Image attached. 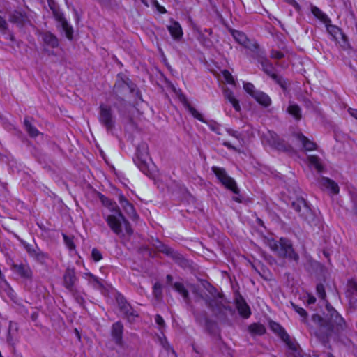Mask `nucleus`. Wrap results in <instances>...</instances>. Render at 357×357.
I'll return each mask as SVG.
<instances>
[{
  "mask_svg": "<svg viewBox=\"0 0 357 357\" xmlns=\"http://www.w3.org/2000/svg\"><path fill=\"white\" fill-rule=\"evenodd\" d=\"M326 314L325 318L315 314L312 317L314 323L322 327L329 337H337L347 328V324L344 318L329 303L326 305Z\"/></svg>",
  "mask_w": 357,
  "mask_h": 357,
  "instance_id": "nucleus-1",
  "label": "nucleus"
},
{
  "mask_svg": "<svg viewBox=\"0 0 357 357\" xmlns=\"http://www.w3.org/2000/svg\"><path fill=\"white\" fill-rule=\"evenodd\" d=\"M102 216L110 229L119 237L122 238L126 235L132 234L133 230L131 225L122 213L113 215L102 212Z\"/></svg>",
  "mask_w": 357,
  "mask_h": 357,
  "instance_id": "nucleus-2",
  "label": "nucleus"
},
{
  "mask_svg": "<svg viewBox=\"0 0 357 357\" xmlns=\"http://www.w3.org/2000/svg\"><path fill=\"white\" fill-rule=\"evenodd\" d=\"M268 245L271 250L280 257L287 258L294 261H298V255L294 252L291 241L287 238H280L278 241H269Z\"/></svg>",
  "mask_w": 357,
  "mask_h": 357,
  "instance_id": "nucleus-3",
  "label": "nucleus"
},
{
  "mask_svg": "<svg viewBox=\"0 0 357 357\" xmlns=\"http://www.w3.org/2000/svg\"><path fill=\"white\" fill-rule=\"evenodd\" d=\"M271 329L276 333L286 344L289 350L290 357H307L305 356L294 339H292L289 335L286 332L285 329L275 321L270 322Z\"/></svg>",
  "mask_w": 357,
  "mask_h": 357,
  "instance_id": "nucleus-4",
  "label": "nucleus"
},
{
  "mask_svg": "<svg viewBox=\"0 0 357 357\" xmlns=\"http://www.w3.org/2000/svg\"><path fill=\"white\" fill-rule=\"evenodd\" d=\"M134 85L131 83L121 80L116 82L114 86L113 92L115 95V98L118 102L114 104V107H116L119 113L123 112L128 107V103L123 99V96L128 92H133Z\"/></svg>",
  "mask_w": 357,
  "mask_h": 357,
  "instance_id": "nucleus-5",
  "label": "nucleus"
},
{
  "mask_svg": "<svg viewBox=\"0 0 357 357\" xmlns=\"http://www.w3.org/2000/svg\"><path fill=\"white\" fill-rule=\"evenodd\" d=\"M208 291L212 296V298H204L206 306L216 314L221 313L227 307L223 303L222 295L218 292L217 289L211 285H208Z\"/></svg>",
  "mask_w": 357,
  "mask_h": 357,
  "instance_id": "nucleus-6",
  "label": "nucleus"
},
{
  "mask_svg": "<svg viewBox=\"0 0 357 357\" xmlns=\"http://www.w3.org/2000/svg\"><path fill=\"white\" fill-rule=\"evenodd\" d=\"M98 121L107 132H111L115 126V116L109 105L101 103L99 106Z\"/></svg>",
  "mask_w": 357,
  "mask_h": 357,
  "instance_id": "nucleus-7",
  "label": "nucleus"
},
{
  "mask_svg": "<svg viewBox=\"0 0 357 357\" xmlns=\"http://www.w3.org/2000/svg\"><path fill=\"white\" fill-rule=\"evenodd\" d=\"M48 5L52 11L55 20L60 24L61 27L65 32L66 36L69 40H72L73 29L64 17L63 14L59 10L57 5L52 0H48Z\"/></svg>",
  "mask_w": 357,
  "mask_h": 357,
  "instance_id": "nucleus-8",
  "label": "nucleus"
},
{
  "mask_svg": "<svg viewBox=\"0 0 357 357\" xmlns=\"http://www.w3.org/2000/svg\"><path fill=\"white\" fill-rule=\"evenodd\" d=\"M149 159L148 145L144 142L139 144L137 148L136 158L134 159V162L145 174L149 173L147 161Z\"/></svg>",
  "mask_w": 357,
  "mask_h": 357,
  "instance_id": "nucleus-9",
  "label": "nucleus"
},
{
  "mask_svg": "<svg viewBox=\"0 0 357 357\" xmlns=\"http://www.w3.org/2000/svg\"><path fill=\"white\" fill-rule=\"evenodd\" d=\"M211 169L223 185L231 190L234 193H238L236 183L232 178L227 175L224 168L213 166Z\"/></svg>",
  "mask_w": 357,
  "mask_h": 357,
  "instance_id": "nucleus-10",
  "label": "nucleus"
},
{
  "mask_svg": "<svg viewBox=\"0 0 357 357\" xmlns=\"http://www.w3.org/2000/svg\"><path fill=\"white\" fill-rule=\"evenodd\" d=\"M291 207L304 220L310 221L312 218V212L303 198H297L291 202Z\"/></svg>",
  "mask_w": 357,
  "mask_h": 357,
  "instance_id": "nucleus-11",
  "label": "nucleus"
},
{
  "mask_svg": "<svg viewBox=\"0 0 357 357\" xmlns=\"http://www.w3.org/2000/svg\"><path fill=\"white\" fill-rule=\"evenodd\" d=\"M63 278L64 287L70 292L75 293L76 291V283L78 280L75 268L68 267L65 271Z\"/></svg>",
  "mask_w": 357,
  "mask_h": 357,
  "instance_id": "nucleus-12",
  "label": "nucleus"
},
{
  "mask_svg": "<svg viewBox=\"0 0 357 357\" xmlns=\"http://www.w3.org/2000/svg\"><path fill=\"white\" fill-rule=\"evenodd\" d=\"M117 302L120 311L124 314L125 317L130 322L134 321L135 318L138 317L137 312L123 296L119 297L117 298Z\"/></svg>",
  "mask_w": 357,
  "mask_h": 357,
  "instance_id": "nucleus-13",
  "label": "nucleus"
},
{
  "mask_svg": "<svg viewBox=\"0 0 357 357\" xmlns=\"http://www.w3.org/2000/svg\"><path fill=\"white\" fill-rule=\"evenodd\" d=\"M231 33L234 40L244 47L251 50H255L257 48V45L252 43L244 33L237 30H231Z\"/></svg>",
  "mask_w": 357,
  "mask_h": 357,
  "instance_id": "nucleus-14",
  "label": "nucleus"
},
{
  "mask_svg": "<svg viewBox=\"0 0 357 357\" xmlns=\"http://www.w3.org/2000/svg\"><path fill=\"white\" fill-rule=\"evenodd\" d=\"M118 200L122 208L131 219L137 220L138 218V215L135 211L134 206L126 199L123 195H119Z\"/></svg>",
  "mask_w": 357,
  "mask_h": 357,
  "instance_id": "nucleus-15",
  "label": "nucleus"
},
{
  "mask_svg": "<svg viewBox=\"0 0 357 357\" xmlns=\"http://www.w3.org/2000/svg\"><path fill=\"white\" fill-rule=\"evenodd\" d=\"M24 248L30 257L40 263H45L48 258V255L41 251L38 246L26 244Z\"/></svg>",
  "mask_w": 357,
  "mask_h": 357,
  "instance_id": "nucleus-16",
  "label": "nucleus"
},
{
  "mask_svg": "<svg viewBox=\"0 0 357 357\" xmlns=\"http://www.w3.org/2000/svg\"><path fill=\"white\" fill-rule=\"evenodd\" d=\"M260 63L262 66V70L273 79L276 81L279 84H280L283 87V85L282 84V77H278L275 74V68L273 67V64L267 59H263Z\"/></svg>",
  "mask_w": 357,
  "mask_h": 357,
  "instance_id": "nucleus-17",
  "label": "nucleus"
},
{
  "mask_svg": "<svg viewBox=\"0 0 357 357\" xmlns=\"http://www.w3.org/2000/svg\"><path fill=\"white\" fill-rule=\"evenodd\" d=\"M99 198L102 205L107 210V211H105L107 214L116 215L117 213H121L119 206L115 202L112 201L102 194L100 195Z\"/></svg>",
  "mask_w": 357,
  "mask_h": 357,
  "instance_id": "nucleus-18",
  "label": "nucleus"
},
{
  "mask_svg": "<svg viewBox=\"0 0 357 357\" xmlns=\"http://www.w3.org/2000/svg\"><path fill=\"white\" fill-rule=\"evenodd\" d=\"M319 184L323 189L327 190L333 195L339 192L340 189L337 183L329 178L321 177L319 180Z\"/></svg>",
  "mask_w": 357,
  "mask_h": 357,
  "instance_id": "nucleus-19",
  "label": "nucleus"
},
{
  "mask_svg": "<svg viewBox=\"0 0 357 357\" xmlns=\"http://www.w3.org/2000/svg\"><path fill=\"white\" fill-rule=\"evenodd\" d=\"M294 137L302 145L305 151H310L317 149V144L314 142L310 141L302 133H296L294 135Z\"/></svg>",
  "mask_w": 357,
  "mask_h": 357,
  "instance_id": "nucleus-20",
  "label": "nucleus"
},
{
  "mask_svg": "<svg viewBox=\"0 0 357 357\" xmlns=\"http://www.w3.org/2000/svg\"><path fill=\"white\" fill-rule=\"evenodd\" d=\"M324 24L326 26L327 32L331 36L333 40L336 41H337L339 39L345 40L346 37L338 26L332 24L331 22L325 23Z\"/></svg>",
  "mask_w": 357,
  "mask_h": 357,
  "instance_id": "nucleus-21",
  "label": "nucleus"
},
{
  "mask_svg": "<svg viewBox=\"0 0 357 357\" xmlns=\"http://www.w3.org/2000/svg\"><path fill=\"white\" fill-rule=\"evenodd\" d=\"M13 270L24 278L29 279L32 276V271L27 264H13Z\"/></svg>",
  "mask_w": 357,
  "mask_h": 357,
  "instance_id": "nucleus-22",
  "label": "nucleus"
},
{
  "mask_svg": "<svg viewBox=\"0 0 357 357\" xmlns=\"http://www.w3.org/2000/svg\"><path fill=\"white\" fill-rule=\"evenodd\" d=\"M167 30L170 33L172 37L176 40H178L183 37V30L181 24L176 21H171V24L167 26Z\"/></svg>",
  "mask_w": 357,
  "mask_h": 357,
  "instance_id": "nucleus-23",
  "label": "nucleus"
},
{
  "mask_svg": "<svg viewBox=\"0 0 357 357\" xmlns=\"http://www.w3.org/2000/svg\"><path fill=\"white\" fill-rule=\"evenodd\" d=\"M123 326L121 321L113 324L112 326L111 334L116 344L121 345L122 344V335Z\"/></svg>",
  "mask_w": 357,
  "mask_h": 357,
  "instance_id": "nucleus-24",
  "label": "nucleus"
},
{
  "mask_svg": "<svg viewBox=\"0 0 357 357\" xmlns=\"http://www.w3.org/2000/svg\"><path fill=\"white\" fill-rule=\"evenodd\" d=\"M9 21L19 26H22L28 21V17L25 13L15 10L10 14Z\"/></svg>",
  "mask_w": 357,
  "mask_h": 357,
  "instance_id": "nucleus-25",
  "label": "nucleus"
},
{
  "mask_svg": "<svg viewBox=\"0 0 357 357\" xmlns=\"http://www.w3.org/2000/svg\"><path fill=\"white\" fill-rule=\"evenodd\" d=\"M174 289L183 297L185 303L190 305L191 304V300L189 296V292L185 286L178 282H176L173 284Z\"/></svg>",
  "mask_w": 357,
  "mask_h": 357,
  "instance_id": "nucleus-26",
  "label": "nucleus"
},
{
  "mask_svg": "<svg viewBox=\"0 0 357 357\" xmlns=\"http://www.w3.org/2000/svg\"><path fill=\"white\" fill-rule=\"evenodd\" d=\"M223 96L226 100L230 102L236 112H240L241 108L239 101L236 98L234 93L229 89H223Z\"/></svg>",
  "mask_w": 357,
  "mask_h": 357,
  "instance_id": "nucleus-27",
  "label": "nucleus"
},
{
  "mask_svg": "<svg viewBox=\"0 0 357 357\" xmlns=\"http://www.w3.org/2000/svg\"><path fill=\"white\" fill-rule=\"evenodd\" d=\"M236 307L240 315L244 318H248L251 314L250 307L243 298L237 300Z\"/></svg>",
  "mask_w": 357,
  "mask_h": 357,
  "instance_id": "nucleus-28",
  "label": "nucleus"
},
{
  "mask_svg": "<svg viewBox=\"0 0 357 357\" xmlns=\"http://www.w3.org/2000/svg\"><path fill=\"white\" fill-rule=\"evenodd\" d=\"M253 98L260 105L264 107H268L271 104V100L270 97L262 91H258L255 94L253 95Z\"/></svg>",
  "mask_w": 357,
  "mask_h": 357,
  "instance_id": "nucleus-29",
  "label": "nucleus"
},
{
  "mask_svg": "<svg viewBox=\"0 0 357 357\" xmlns=\"http://www.w3.org/2000/svg\"><path fill=\"white\" fill-rule=\"evenodd\" d=\"M43 42L50 47L54 48L59 46L58 38L50 32H45L42 36Z\"/></svg>",
  "mask_w": 357,
  "mask_h": 357,
  "instance_id": "nucleus-30",
  "label": "nucleus"
},
{
  "mask_svg": "<svg viewBox=\"0 0 357 357\" xmlns=\"http://www.w3.org/2000/svg\"><path fill=\"white\" fill-rule=\"evenodd\" d=\"M287 112L290 115H291L296 121H299L302 118V113H301V107L298 105H296L294 102L289 103V105L288 106V107L287 109Z\"/></svg>",
  "mask_w": 357,
  "mask_h": 357,
  "instance_id": "nucleus-31",
  "label": "nucleus"
},
{
  "mask_svg": "<svg viewBox=\"0 0 357 357\" xmlns=\"http://www.w3.org/2000/svg\"><path fill=\"white\" fill-rule=\"evenodd\" d=\"M249 332L254 335H262L266 333L265 326L259 323H254L249 326Z\"/></svg>",
  "mask_w": 357,
  "mask_h": 357,
  "instance_id": "nucleus-32",
  "label": "nucleus"
},
{
  "mask_svg": "<svg viewBox=\"0 0 357 357\" xmlns=\"http://www.w3.org/2000/svg\"><path fill=\"white\" fill-rule=\"evenodd\" d=\"M307 160L310 165L313 167L317 172H321L324 169V167L321 164L320 158L315 155H309L307 156Z\"/></svg>",
  "mask_w": 357,
  "mask_h": 357,
  "instance_id": "nucleus-33",
  "label": "nucleus"
},
{
  "mask_svg": "<svg viewBox=\"0 0 357 357\" xmlns=\"http://www.w3.org/2000/svg\"><path fill=\"white\" fill-rule=\"evenodd\" d=\"M311 11L312 14L324 24L331 22V20L328 17V16L324 13H323L318 7L312 6Z\"/></svg>",
  "mask_w": 357,
  "mask_h": 357,
  "instance_id": "nucleus-34",
  "label": "nucleus"
},
{
  "mask_svg": "<svg viewBox=\"0 0 357 357\" xmlns=\"http://www.w3.org/2000/svg\"><path fill=\"white\" fill-rule=\"evenodd\" d=\"M24 125L25 127V129L30 137H36L39 135L40 132L38 130L33 126L31 123L29 121L28 118H25L24 120Z\"/></svg>",
  "mask_w": 357,
  "mask_h": 357,
  "instance_id": "nucleus-35",
  "label": "nucleus"
},
{
  "mask_svg": "<svg viewBox=\"0 0 357 357\" xmlns=\"http://www.w3.org/2000/svg\"><path fill=\"white\" fill-rule=\"evenodd\" d=\"M84 278L85 279L88 280L89 283H91V284H93L95 287L96 286H98L100 287H102V284L100 281V280L96 276H95L94 275H93L91 273H85L84 274Z\"/></svg>",
  "mask_w": 357,
  "mask_h": 357,
  "instance_id": "nucleus-36",
  "label": "nucleus"
},
{
  "mask_svg": "<svg viewBox=\"0 0 357 357\" xmlns=\"http://www.w3.org/2000/svg\"><path fill=\"white\" fill-rule=\"evenodd\" d=\"M187 108L189 112L192 114V116L194 118L197 119V120L202 122H205L203 116L195 107H192L190 105L188 104L187 105Z\"/></svg>",
  "mask_w": 357,
  "mask_h": 357,
  "instance_id": "nucleus-37",
  "label": "nucleus"
},
{
  "mask_svg": "<svg viewBox=\"0 0 357 357\" xmlns=\"http://www.w3.org/2000/svg\"><path fill=\"white\" fill-rule=\"evenodd\" d=\"M226 132L229 135L236 138L241 144L243 142V135L238 131L234 130L231 128H226Z\"/></svg>",
  "mask_w": 357,
  "mask_h": 357,
  "instance_id": "nucleus-38",
  "label": "nucleus"
},
{
  "mask_svg": "<svg viewBox=\"0 0 357 357\" xmlns=\"http://www.w3.org/2000/svg\"><path fill=\"white\" fill-rule=\"evenodd\" d=\"M153 295L157 299H161L162 296V287L160 282H155L153 285Z\"/></svg>",
  "mask_w": 357,
  "mask_h": 357,
  "instance_id": "nucleus-39",
  "label": "nucleus"
},
{
  "mask_svg": "<svg viewBox=\"0 0 357 357\" xmlns=\"http://www.w3.org/2000/svg\"><path fill=\"white\" fill-rule=\"evenodd\" d=\"M243 89L252 97H253V95L258 91L255 90V86L250 82H244Z\"/></svg>",
  "mask_w": 357,
  "mask_h": 357,
  "instance_id": "nucleus-40",
  "label": "nucleus"
},
{
  "mask_svg": "<svg viewBox=\"0 0 357 357\" xmlns=\"http://www.w3.org/2000/svg\"><path fill=\"white\" fill-rule=\"evenodd\" d=\"M63 238L65 242V244L70 250H74L75 248V245L73 242V238L71 236H68L65 234H63Z\"/></svg>",
  "mask_w": 357,
  "mask_h": 357,
  "instance_id": "nucleus-41",
  "label": "nucleus"
},
{
  "mask_svg": "<svg viewBox=\"0 0 357 357\" xmlns=\"http://www.w3.org/2000/svg\"><path fill=\"white\" fill-rule=\"evenodd\" d=\"M222 76L227 83L229 84H235V80L231 74L227 70L222 71Z\"/></svg>",
  "mask_w": 357,
  "mask_h": 357,
  "instance_id": "nucleus-42",
  "label": "nucleus"
},
{
  "mask_svg": "<svg viewBox=\"0 0 357 357\" xmlns=\"http://www.w3.org/2000/svg\"><path fill=\"white\" fill-rule=\"evenodd\" d=\"M316 290H317V294L318 296L321 299L325 300V298H326V292H325V289H324V285L322 284H318L317 285Z\"/></svg>",
  "mask_w": 357,
  "mask_h": 357,
  "instance_id": "nucleus-43",
  "label": "nucleus"
},
{
  "mask_svg": "<svg viewBox=\"0 0 357 357\" xmlns=\"http://www.w3.org/2000/svg\"><path fill=\"white\" fill-rule=\"evenodd\" d=\"M294 310L302 317L306 318L307 314L305 309L298 307V305L291 303Z\"/></svg>",
  "mask_w": 357,
  "mask_h": 357,
  "instance_id": "nucleus-44",
  "label": "nucleus"
},
{
  "mask_svg": "<svg viewBox=\"0 0 357 357\" xmlns=\"http://www.w3.org/2000/svg\"><path fill=\"white\" fill-rule=\"evenodd\" d=\"M208 126H209L210 129L212 131H213L214 132H215L218 135H222L221 128L219 124H218L215 122H212V123H209Z\"/></svg>",
  "mask_w": 357,
  "mask_h": 357,
  "instance_id": "nucleus-45",
  "label": "nucleus"
},
{
  "mask_svg": "<svg viewBox=\"0 0 357 357\" xmlns=\"http://www.w3.org/2000/svg\"><path fill=\"white\" fill-rule=\"evenodd\" d=\"M91 257L95 261H98L102 258L101 252L96 248L92 250Z\"/></svg>",
  "mask_w": 357,
  "mask_h": 357,
  "instance_id": "nucleus-46",
  "label": "nucleus"
},
{
  "mask_svg": "<svg viewBox=\"0 0 357 357\" xmlns=\"http://www.w3.org/2000/svg\"><path fill=\"white\" fill-rule=\"evenodd\" d=\"M284 56V53L280 51L272 50L271 52V57L272 59H281Z\"/></svg>",
  "mask_w": 357,
  "mask_h": 357,
  "instance_id": "nucleus-47",
  "label": "nucleus"
},
{
  "mask_svg": "<svg viewBox=\"0 0 357 357\" xmlns=\"http://www.w3.org/2000/svg\"><path fill=\"white\" fill-rule=\"evenodd\" d=\"M8 29V24L4 18L0 15V30L6 31Z\"/></svg>",
  "mask_w": 357,
  "mask_h": 357,
  "instance_id": "nucleus-48",
  "label": "nucleus"
},
{
  "mask_svg": "<svg viewBox=\"0 0 357 357\" xmlns=\"http://www.w3.org/2000/svg\"><path fill=\"white\" fill-rule=\"evenodd\" d=\"M155 321L156 324L158 326H160V327H163L165 325L163 318L160 314H157L155 316Z\"/></svg>",
  "mask_w": 357,
  "mask_h": 357,
  "instance_id": "nucleus-49",
  "label": "nucleus"
},
{
  "mask_svg": "<svg viewBox=\"0 0 357 357\" xmlns=\"http://www.w3.org/2000/svg\"><path fill=\"white\" fill-rule=\"evenodd\" d=\"M161 251L167 255H172L174 257L176 255V254L174 253L170 248H168L165 245H162V249H161Z\"/></svg>",
  "mask_w": 357,
  "mask_h": 357,
  "instance_id": "nucleus-50",
  "label": "nucleus"
},
{
  "mask_svg": "<svg viewBox=\"0 0 357 357\" xmlns=\"http://www.w3.org/2000/svg\"><path fill=\"white\" fill-rule=\"evenodd\" d=\"M222 145L230 150L238 151L236 147L233 146L229 142L224 141Z\"/></svg>",
  "mask_w": 357,
  "mask_h": 357,
  "instance_id": "nucleus-51",
  "label": "nucleus"
},
{
  "mask_svg": "<svg viewBox=\"0 0 357 357\" xmlns=\"http://www.w3.org/2000/svg\"><path fill=\"white\" fill-rule=\"evenodd\" d=\"M153 3L156 6L158 10L160 13H166V9L163 6L159 5V3H158V2L157 1H154Z\"/></svg>",
  "mask_w": 357,
  "mask_h": 357,
  "instance_id": "nucleus-52",
  "label": "nucleus"
},
{
  "mask_svg": "<svg viewBox=\"0 0 357 357\" xmlns=\"http://www.w3.org/2000/svg\"><path fill=\"white\" fill-rule=\"evenodd\" d=\"M349 114L356 119H357V109L354 108H349L348 109Z\"/></svg>",
  "mask_w": 357,
  "mask_h": 357,
  "instance_id": "nucleus-53",
  "label": "nucleus"
},
{
  "mask_svg": "<svg viewBox=\"0 0 357 357\" xmlns=\"http://www.w3.org/2000/svg\"><path fill=\"white\" fill-rule=\"evenodd\" d=\"M315 301H316V298H315L314 296H308V298H307V301L308 304H310H310H314L315 303Z\"/></svg>",
  "mask_w": 357,
  "mask_h": 357,
  "instance_id": "nucleus-54",
  "label": "nucleus"
},
{
  "mask_svg": "<svg viewBox=\"0 0 357 357\" xmlns=\"http://www.w3.org/2000/svg\"><path fill=\"white\" fill-rule=\"evenodd\" d=\"M8 295L10 297V298H13V296H14V291L10 288L8 287Z\"/></svg>",
  "mask_w": 357,
  "mask_h": 357,
  "instance_id": "nucleus-55",
  "label": "nucleus"
},
{
  "mask_svg": "<svg viewBox=\"0 0 357 357\" xmlns=\"http://www.w3.org/2000/svg\"><path fill=\"white\" fill-rule=\"evenodd\" d=\"M166 278L168 283H171L172 282L173 277L171 275H167Z\"/></svg>",
  "mask_w": 357,
  "mask_h": 357,
  "instance_id": "nucleus-56",
  "label": "nucleus"
},
{
  "mask_svg": "<svg viewBox=\"0 0 357 357\" xmlns=\"http://www.w3.org/2000/svg\"><path fill=\"white\" fill-rule=\"evenodd\" d=\"M287 1H288L290 3H296H296L295 2L294 0H287Z\"/></svg>",
  "mask_w": 357,
  "mask_h": 357,
  "instance_id": "nucleus-57",
  "label": "nucleus"
},
{
  "mask_svg": "<svg viewBox=\"0 0 357 357\" xmlns=\"http://www.w3.org/2000/svg\"><path fill=\"white\" fill-rule=\"evenodd\" d=\"M326 356L327 357H335L331 353H328Z\"/></svg>",
  "mask_w": 357,
  "mask_h": 357,
  "instance_id": "nucleus-58",
  "label": "nucleus"
},
{
  "mask_svg": "<svg viewBox=\"0 0 357 357\" xmlns=\"http://www.w3.org/2000/svg\"><path fill=\"white\" fill-rule=\"evenodd\" d=\"M234 200H235L236 202H241V201H240V199H238V198H234Z\"/></svg>",
  "mask_w": 357,
  "mask_h": 357,
  "instance_id": "nucleus-59",
  "label": "nucleus"
}]
</instances>
